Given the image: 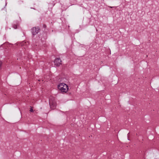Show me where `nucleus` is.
<instances>
[{"label":"nucleus","mask_w":159,"mask_h":159,"mask_svg":"<svg viewBox=\"0 0 159 159\" xmlns=\"http://www.w3.org/2000/svg\"><path fill=\"white\" fill-rule=\"evenodd\" d=\"M30 111L31 112H33L34 111L33 110L32 108H31Z\"/></svg>","instance_id":"423d86ee"},{"label":"nucleus","mask_w":159,"mask_h":159,"mask_svg":"<svg viewBox=\"0 0 159 159\" xmlns=\"http://www.w3.org/2000/svg\"><path fill=\"white\" fill-rule=\"evenodd\" d=\"M2 64V62L1 61H0V68L1 67Z\"/></svg>","instance_id":"0eeeda50"},{"label":"nucleus","mask_w":159,"mask_h":159,"mask_svg":"<svg viewBox=\"0 0 159 159\" xmlns=\"http://www.w3.org/2000/svg\"><path fill=\"white\" fill-rule=\"evenodd\" d=\"M110 7V8H112L114 7Z\"/></svg>","instance_id":"6e6552de"},{"label":"nucleus","mask_w":159,"mask_h":159,"mask_svg":"<svg viewBox=\"0 0 159 159\" xmlns=\"http://www.w3.org/2000/svg\"><path fill=\"white\" fill-rule=\"evenodd\" d=\"M58 88L62 93H66L68 90V86L63 83L60 84L58 86Z\"/></svg>","instance_id":"f257e3e1"},{"label":"nucleus","mask_w":159,"mask_h":159,"mask_svg":"<svg viewBox=\"0 0 159 159\" xmlns=\"http://www.w3.org/2000/svg\"><path fill=\"white\" fill-rule=\"evenodd\" d=\"M13 28H14L15 29H16L17 28V25H13Z\"/></svg>","instance_id":"39448f33"},{"label":"nucleus","mask_w":159,"mask_h":159,"mask_svg":"<svg viewBox=\"0 0 159 159\" xmlns=\"http://www.w3.org/2000/svg\"><path fill=\"white\" fill-rule=\"evenodd\" d=\"M61 61L60 58H57L54 61L55 65L57 66H59L61 64Z\"/></svg>","instance_id":"7ed1b4c3"},{"label":"nucleus","mask_w":159,"mask_h":159,"mask_svg":"<svg viewBox=\"0 0 159 159\" xmlns=\"http://www.w3.org/2000/svg\"><path fill=\"white\" fill-rule=\"evenodd\" d=\"M40 30L39 27H33L31 29V32L33 35H35L38 34Z\"/></svg>","instance_id":"f03ea898"},{"label":"nucleus","mask_w":159,"mask_h":159,"mask_svg":"<svg viewBox=\"0 0 159 159\" xmlns=\"http://www.w3.org/2000/svg\"><path fill=\"white\" fill-rule=\"evenodd\" d=\"M50 106V108L52 109H54L56 108V104L55 102H49Z\"/></svg>","instance_id":"20e7f679"}]
</instances>
